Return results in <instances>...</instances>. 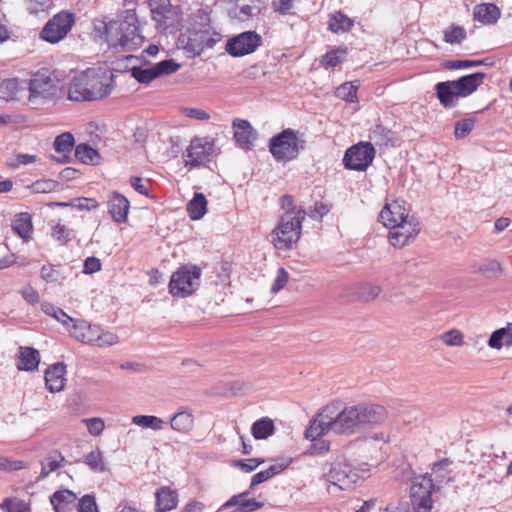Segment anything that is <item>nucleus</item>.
Returning a JSON list of instances; mask_svg holds the SVG:
<instances>
[{
  "mask_svg": "<svg viewBox=\"0 0 512 512\" xmlns=\"http://www.w3.org/2000/svg\"><path fill=\"white\" fill-rule=\"evenodd\" d=\"M475 272L486 278H497L503 273L501 264L495 259H483L473 265Z\"/></svg>",
  "mask_w": 512,
  "mask_h": 512,
  "instance_id": "29",
  "label": "nucleus"
},
{
  "mask_svg": "<svg viewBox=\"0 0 512 512\" xmlns=\"http://www.w3.org/2000/svg\"><path fill=\"white\" fill-rule=\"evenodd\" d=\"M466 38V31L461 26H451L444 31V40L450 44H459Z\"/></svg>",
  "mask_w": 512,
  "mask_h": 512,
  "instance_id": "45",
  "label": "nucleus"
},
{
  "mask_svg": "<svg viewBox=\"0 0 512 512\" xmlns=\"http://www.w3.org/2000/svg\"><path fill=\"white\" fill-rule=\"evenodd\" d=\"M353 21L341 12L336 13L329 21V28L333 32H346L351 29Z\"/></svg>",
  "mask_w": 512,
  "mask_h": 512,
  "instance_id": "39",
  "label": "nucleus"
},
{
  "mask_svg": "<svg viewBox=\"0 0 512 512\" xmlns=\"http://www.w3.org/2000/svg\"><path fill=\"white\" fill-rule=\"evenodd\" d=\"M180 68V65L173 59L163 60L157 64H154V70L157 73V77L163 75H169L176 72Z\"/></svg>",
  "mask_w": 512,
  "mask_h": 512,
  "instance_id": "49",
  "label": "nucleus"
},
{
  "mask_svg": "<svg viewBox=\"0 0 512 512\" xmlns=\"http://www.w3.org/2000/svg\"><path fill=\"white\" fill-rule=\"evenodd\" d=\"M60 272L54 265H44L41 268V278L47 283H55L60 279Z\"/></svg>",
  "mask_w": 512,
  "mask_h": 512,
  "instance_id": "57",
  "label": "nucleus"
},
{
  "mask_svg": "<svg viewBox=\"0 0 512 512\" xmlns=\"http://www.w3.org/2000/svg\"><path fill=\"white\" fill-rule=\"evenodd\" d=\"M208 30H198L189 35L179 37V45L188 53L189 57L199 56L206 48H212L216 41Z\"/></svg>",
  "mask_w": 512,
  "mask_h": 512,
  "instance_id": "14",
  "label": "nucleus"
},
{
  "mask_svg": "<svg viewBox=\"0 0 512 512\" xmlns=\"http://www.w3.org/2000/svg\"><path fill=\"white\" fill-rule=\"evenodd\" d=\"M106 39L115 50H133L143 42L139 33L138 19L135 13L127 11L122 19L112 20L106 24Z\"/></svg>",
  "mask_w": 512,
  "mask_h": 512,
  "instance_id": "3",
  "label": "nucleus"
},
{
  "mask_svg": "<svg viewBox=\"0 0 512 512\" xmlns=\"http://www.w3.org/2000/svg\"><path fill=\"white\" fill-rule=\"evenodd\" d=\"M77 512H98L95 498L91 495L83 496L77 504Z\"/></svg>",
  "mask_w": 512,
  "mask_h": 512,
  "instance_id": "56",
  "label": "nucleus"
},
{
  "mask_svg": "<svg viewBox=\"0 0 512 512\" xmlns=\"http://www.w3.org/2000/svg\"><path fill=\"white\" fill-rule=\"evenodd\" d=\"M74 22L75 18L72 13L61 11L45 24L40 32V37L46 42L58 43L70 32Z\"/></svg>",
  "mask_w": 512,
  "mask_h": 512,
  "instance_id": "10",
  "label": "nucleus"
},
{
  "mask_svg": "<svg viewBox=\"0 0 512 512\" xmlns=\"http://www.w3.org/2000/svg\"><path fill=\"white\" fill-rule=\"evenodd\" d=\"M262 463H264V459L250 458L234 461L233 466L245 473H249L254 471Z\"/></svg>",
  "mask_w": 512,
  "mask_h": 512,
  "instance_id": "52",
  "label": "nucleus"
},
{
  "mask_svg": "<svg viewBox=\"0 0 512 512\" xmlns=\"http://www.w3.org/2000/svg\"><path fill=\"white\" fill-rule=\"evenodd\" d=\"M419 231V223L413 216H409L399 224L390 227L388 239L394 247H403L413 240Z\"/></svg>",
  "mask_w": 512,
  "mask_h": 512,
  "instance_id": "15",
  "label": "nucleus"
},
{
  "mask_svg": "<svg viewBox=\"0 0 512 512\" xmlns=\"http://www.w3.org/2000/svg\"><path fill=\"white\" fill-rule=\"evenodd\" d=\"M262 502H257L255 499L242 498L240 505L233 512H252L263 507Z\"/></svg>",
  "mask_w": 512,
  "mask_h": 512,
  "instance_id": "59",
  "label": "nucleus"
},
{
  "mask_svg": "<svg viewBox=\"0 0 512 512\" xmlns=\"http://www.w3.org/2000/svg\"><path fill=\"white\" fill-rule=\"evenodd\" d=\"M151 12L153 19L161 22L169 12L170 1L169 0H150Z\"/></svg>",
  "mask_w": 512,
  "mask_h": 512,
  "instance_id": "42",
  "label": "nucleus"
},
{
  "mask_svg": "<svg viewBox=\"0 0 512 512\" xmlns=\"http://www.w3.org/2000/svg\"><path fill=\"white\" fill-rule=\"evenodd\" d=\"M475 121L471 118L463 119L455 124V137L458 139L466 137L474 128Z\"/></svg>",
  "mask_w": 512,
  "mask_h": 512,
  "instance_id": "51",
  "label": "nucleus"
},
{
  "mask_svg": "<svg viewBox=\"0 0 512 512\" xmlns=\"http://www.w3.org/2000/svg\"><path fill=\"white\" fill-rule=\"evenodd\" d=\"M234 139L236 143L243 149H251L257 133L247 120L237 119L233 122Z\"/></svg>",
  "mask_w": 512,
  "mask_h": 512,
  "instance_id": "17",
  "label": "nucleus"
},
{
  "mask_svg": "<svg viewBox=\"0 0 512 512\" xmlns=\"http://www.w3.org/2000/svg\"><path fill=\"white\" fill-rule=\"evenodd\" d=\"M74 137L70 132H64L57 136L54 140V149L56 152L61 154L59 157L52 158L57 161L58 163H67L70 160V152L72 151V148L74 146Z\"/></svg>",
  "mask_w": 512,
  "mask_h": 512,
  "instance_id": "22",
  "label": "nucleus"
},
{
  "mask_svg": "<svg viewBox=\"0 0 512 512\" xmlns=\"http://www.w3.org/2000/svg\"><path fill=\"white\" fill-rule=\"evenodd\" d=\"M260 12L259 6L252 4L239 5L235 10V17L240 21H247L250 18L258 15Z\"/></svg>",
  "mask_w": 512,
  "mask_h": 512,
  "instance_id": "43",
  "label": "nucleus"
},
{
  "mask_svg": "<svg viewBox=\"0 0 512 512\" xmlns=\"http://www.w3.org/2000/svg\"><path fill=\"white\" fill-rule=\"evenodd\" d=\"M170 427L180 433H188L194 427V416L192 412L181 407L171 418Z\"/></svg>",
  "mask_w": 512,
  "mask_h": 512,
  "instance_id": "23",
  "label": "nucleus"
},
{
  "mask_svg": "<svg viewBox=\"0 0 512 512\" xmlns=\"http://www.w3.org/2000/svg\"><path fill=\"white\" fill-rule=\"evenodd\" d=\"M187 212L192 220H199L206 214L207 200L203 193H195L187 204Z\"/></svg>",
  "mask_w": 512,
  "mask_h": 512,
  "instance_id": "31",
  "label": "nucleus"
},
{
  "mask_svg": "<svg viewBox=\"0 0 512 512\" xmlns=\"http://www.w3.org/2000/svg\"><path fill=\"white\" fill-rule=\"evenodd\" d=\"M262 44L261 36L255 31H246L229 39L226 51L233 57H241L253 53Z\"/></svg>",
  "mask_w": 512,
  "mask_h": 512,
  "instance_id": "13",
  "label": "nucleus"
},
{
  "mask_svg": "<svg viewBox=\"0 0 512 512\" xmlns=\"http://www.w3.org/2000/svg\"><path fill=\"white\" fill-rule=\"evenodd\" d=\"M113 87L111 73L88 69L73 77L68 87V99L75 102L101 100L111 93Z\"/></svg>",
  "mask_w": 512,
  "mask_h": 512,
  "instance_id": "2",
  "label": "nucleus"
},
{
  "mask_svg": "<svg viewBox=\"0 0 512 512\" xmlns=\"http://www.w3.org/2000/svg\"><path fill=\"white\" fill-rule=\"evenodd\" d=\"M488 61L489 59L487 58L482 60H451L445 62L444 67L447 69H462L480 65H488Z\"/></svg>",
  "mask_w": 512,
  "mask_h": 512,
  "instance_id": "47",
  "label": "nucleus"
},
{
  "mask_svg": "<svg viewBox=\"0 0 512 512\" xmlns=\"http://www.w3.org/2000/svg\"><path fill=\"white\" fill-rule=\"evenodd\" d=\"M200 277V268L189 265L182 266L172 274L169 291L173 296H190L198 289Z\"/></svg>",
  "mask_w": 512,
  "mask_h": 512,
  "instance_id": "8",
  "label": "nucleus"
},
{
  "mask_svg": "<svg viewBox=\"0 0 512 512\" xmlns=\"http://www.w3.org/2000/svg\"><path fill=\"white\" fill-rule=\"evenodd\" d=\"M370 139L378 146H394L395 144L394 133L382 125H376L371 131Z\"/></svg>",
  "mask_w": 512,
  "mask_h": 512,
  "instance_id": "34",
  "label": "nucleus"
},
{
  "mask_svg": "<svg viewBox=\"0 0 512 512\" xmlns=\"http://www.w3.org/2000/svg\"><path fill=\"white\" fill-rule=\"evenodd\" d=\"M355 289L356 298L364 302L376 299L381 292L380 286L371 282L360 283L355 287Z\"/></svg>",
  "mask_w": 512,
  "mask_h": 512,
  "instance_id": "33",
  "label": "nucleus"
},
{
  "mask_svg": "<svg viewBox=\"0 0 512 512\" xmlns=\"http://www.w3.org/2000/svg\"><path fill=\"white\" fill-rule=\"evenodd\" d=\"M274 423L268 418L264 417L253 423L251 433L256 439H267L274 433Z\"/></svg>",
  "mask_w": 512,
  "mask_h": 512,
  "instance_id": "35",
  "label": "nucleus"
},
{
  "mask_svg": "<svg viewBox=\"0 0 512 512\" xmlns=\"http://www.w3.org/2000/svg\"><path fill=\"white\" fill-rule=\"evenodd\" d=\"M302 149L304 141L299 138V132L290 128L273 136L269 143V150L277 161L293 160Z\"/></svg>",
  "mask_w": 512,
  "mask_h": 512,
  "instance_id": "7",
  "label": "nucleus"
},
{
  "mask_svg": "<svg viewBox=\"0 0 512 512\" xmlns=\"http://www.w3.org/2000/svg\"><path fill=\"white\" fill-rule=\"evenodd\" d=\"M41 309L48 316L57 317V314H61V316L67 318L70 321H73V318L68 316L62 309H60L59 307H56L52 303H49V302L42 303Z\"/></svg>",
  "mask_w": 512,
  "mask_h": 512,
  "instance_id": "60",
  "label": "nucleus"
},
{
  "mask_svg": "<svg viewBox=\"0 0 512 512\" xmlns=\"http://www.w3.org/2000/svg\"><path fill=\"white\" fill-rule=\"evenodd\" d=\"M86 423L87 429L91 435H100L105 427L104 421L100 418H89L83 420Z\"/></svg>",
  "mask_w": 512,
  "mask_h": 512,
  "instance_id": "58",
  "label": "nucleus"
},
{
  "mask_svg": "<svg viewBox=\"0 0 512 512\" xmlns=\"http://www.w3.org/2000/svg\"><path fill=\"white\" fill-rule=\"evenodd\" d=\"M433 480L430 475H420L414 478L410 489V498L416 512H430L433 507Z\"/></svg>",
  "mask_w": 512,
  "mask_h": 512,
  "instance_id": "9",
  "label": "nucleus"
},
{
  "mask_svg": "<svg viewBox=\"0 0 512 512\" xmlns=\"http://www.w3.org/2000/svg\"><path fill=\"white\" fill-rule=\"evenodd\" d=\"M288 279V272L283 267L279 268L277 271V276L271 286V293L276 294L282 290L286 286Z\"/></svg>",
  "mask_w": 512,
  "mask_h": 512,
  "instance_id": "55",
  "label": "nucleus"
},
{
  "mask_svg": "<svg viewBox=\"0 0 512 512\" xmlns=\"http://www.w3.org/2000/svg\"><path fill=\"white\" fill-rule=\"evenodd\" d=\"M85 463L95 472H103L106 469L100 450L90 452L85 458Z\"/></svg>",
  "mask_w": 512,
  "mask_h": 512,
  "instance_id": "46",
  "label": "nucleus"
},
{
  "mask_svg": "<svg viewBox=\"0 0 512 512\" xmlns=\"http://www.w3.org/2000/svg\"><path fill=\"white\" fill-rule=\"evenodd\" d=\"M21 294L25 301L29 304H36L39 301L38 292L31 286H27L22 289Z\"/></svg>",
  "mask_w": 512,
  "mask_h": 512,
  "instance_id": "63",
  "label": "nucleus"
},
{
  "mask_svg": "<svg viewBox=\"0 0 512 512\" xmlns=\"http://www.w3.org/2000/svg\"><path fill=\"white\" fill-rule=\"evenodd\" d=\"M31 216L28 213H20L12 222V230L23 239H29L32 233Z\"/></svg>",
  "mask_w": 512,
  "mask_h": 512,
  "instance_id": "32",
  "label": "nucleus"
},
{
  "mask_svg": "<svg viewBox=\"0 0 512 512\" xmlns=\"http://www.w3.org/2000/svg\"><path fill=\"white\" fill-rule=\"evenodd\" d=\"M58 183L51 179H43L37 180L32 185L31 188L35 193H50L56 190Z\"/></svg>",
  "mask_w": 512,
  "mask_h": 512,
  "instance_id": "53",
  "label": "nucleus"
},
{
  "mask_svg": "<svg viewBox=\"0 0 512 512\" xmlns=\"http://www.w3.org/2000/svg\"><path fill=\"white\" fill-rule=\"evenodd\" d=\"M75 157L84 164H94L95 160L99 158V154L88 144L82 143L76 146Z\"/></svg>",
  "mask_w": 512,
  "mask_h": 512,
  "instance_id": "38",
  "label": "nucleus"
},
{
  "mask_svg": "<svg viewBox=\"0 0 512 512\" xmlns=\"http://www.w3.org/2000/svg\"><path fill=\"white\" fill-rule=\"evenodd\" d=\"M40 363L38 350L32 347H20L17 368L23 371H35Z\"/></svg>",
  "mask_w": 512,
  "mask_h": 512,
  "instance_id": "24",
  "label": "nucleus"
},
{
  "mask_svg": "<svg viewBox=\"0 0 512 512\" xmlns=\"http://www.w3.org/2000/svg\"><path fill=\"white\" fill-rule=\"evenodd\" d=\"M0 508L5 512H27L28 509L24 501L10 498L5 499Z\"/></svg>",
  "mask_w": 512,
  "mask_h": 512,
  "instance_id": "50",
  "label": "nucleus"
},
{
  "mask_svg": "<svg viewBox=\"0 0 512 512\" xmlns=\"http://www.w3.org/2000/svg\"><path fill=\"white\" fill-rule=\"evenodd\" d=\"M484 79V73L476 72L463 76L458 80H452V83L454 84V89L457 91L458 96L467 97L477 90Z\"/></svg>",
  "mask_w": 512,
  "mask_h": 512,
  "instance_id": "19",
  "label": "nucleus"
},
{
  "mask_svg": "<svg viewBox=\"0 0 512 512\" xmlns=\"http://www.w3.org/2000/svg\"><path fill=\"white\" fill-rule=\"evenodd\" d=\"M505 332H504V329H498L496 331H494L489 340H488V345L489 347L491 348H494V349H500L504 344V338H505Z\"/></svg>",
  "mask_w": 512,
  "mask_h": 512,
  "instance_id": "61",
  "label": "nucleus"
},
{
  "mask_svg": "<svg viewBox=\"0 0 512 512\" xmlns=\"http://www.w3.org/2000/svg\"><path fill=\"white\" fill-rule=\"evenodd\" d=\"M77 496L74 492L63 489L56 491L50 497V502L55 512H67L75 505Z\"/></svg>",
  "mask_w": 512,
  "mask_h": 512,
  "instance_id": "25",
  "label": "nucleus"
},
{
  "mask_svg": "<svg viewBox=\"0 0 512 512\" xmlns=\"http://www.w3.org/2000/svg\"><path fill=\"white\" fill-rule=\"evenodd\" d=\"M66 463L64 456L61 455L58 451H53L49 453L42 461H41V472L38 478H45L49 476L52 472L57 471L61 467H63Z\"/></svg>",
  "mask_w": 512,
  "mask_h": 512,
  "instance_id": "28",
  "label": "nucleus"
},
{
  "mask_svg": "<svg viewBox=\"0 0 512 512\" xmlns=\"http://www.w3.org/2000/svg\"><path fill=\"white\" fill-rule=\"evenodd\" d=\"M357 88L358 85H355L351 82H346L336 89V95L345 101L353 102L356 98Z\"/></svg>",
  "mask_w": 512,
  "mask_h": 512,
  "instance_id": "48",
  "label": "nucleus"
},
{
  "mask_svg": "<svg viewBox=\"0 0 512 512\" xmlns=\"http://www.w3.org/2000/svg\"><path fill=\"white\" fill-rule=\"evenodd\" d=\"M290 464V461H281L275 464H272L267 469L260 471L253 475L250 487L254 488L255 486L269 480L273 476L284 471Z\"/></svg>",
  "mask_w": 512,
  "mask_h": 512,
  "instance_id": "30",
  "label": "nucleus"
},
{
  "mask_svg": "<svg viewBox=\"0 0 512 512\" xmlns=\"http://www.w3.org/2000/svg\"><path fill=\"white\" fill-rule=\"evenodd\" d=\"M107 206L108 212L115 222H126L130 208V203L125 196H123L120 193L113 192L108 197Z\"/></svg>",
  "mask_w": 512,
  "mask_h": 512,
  "instance_id": "18",
  "label": "nucleus"
},
{
  "mask_svg": "<svg viewBox=\"0 0 512 512\" xmlns=\"http://www.w3.org/2000/svg\"><path fill=\"white\" fill-rule=\"evenodd\" d=\"M438 339L447 346L459 347L464 343V335L458 329H451L439 335Z\"/></svg>",
  "mask_w": 512,
  "mask_h": 512,
  "instance_id": "40",
  "label": "nucleus"
},
{
  "mask_svg": "<svg viewBox=\"0 0 512 512\" xmlns=\"http://www.w3.org/2000/svg\"><path fill=\"white\" fill-rule=\"evenodd\" d=\"M387 418L385 408L377 404L347 405L335 400L324 406L311 420L305 437L311 441L332 431L338 435H354L381 424Z\"/></svg>",
  "mask_w": 512,
  "mask_h": 512,
  "instance_id": "1",
  "label": "nucleus"
},
{
  "mask_svg": "<svg viewBox=\"0 0 512 512\" xmlns=\"http://www.w3.org/2000/svg\"><path fill=\"white\" fill-rule=\"evenodd\" d=\"M132 75L140 83H149L158 78L154 65L147 68L135 67L132 69Z\"/></svg>",
  "mask_w": 512,
  "mask_h": 512,
  "instance_id": "44",
  "label": "nucleus"
},
{
  "mask_svg": "<svg viewBox=\"0 0 512 512\" xmlns=\"http://www.w3.org/2000/svg\"><path fill=\"white\" fill-rule=\"evenodd\" d=\"M436 95L440 103L445 108L455 106V100L459 97L457 91L454 89L452 81L439 82L435 86Z\"/></svg>",
  "mask_w": 512,
  "mask_h": 512,
  "instance_id": "27",
  "label": "nucleus"
},
{
  "mask_svg": "<svg viewBox=\"0 0 512 512\" xmlns=\"http://www.w3.org/2000/svg\"><path fill=\"white\" fill-rule=\"evenodd\" d=\"M305 216L306 212L303 209H292L281 216L270 235L271 243L276 249H291L292 245L298 242Z\"/></svg>",
  "mask_w": 512,
  "mask_h": 512,
  "instance_id": "4",
  "label": "nucleus"
},
{
  "mask_svg": "<svg viewBox=\"0 0 512 512\" xmlns=\"http://www.w3.org/2000/svg\"><path fill=\"white\" fill-rule=\"evenodd\" d=\"M101 269V262L96 257H88L84 261L83 272L85 274H93Z\"/></svg>",
  "mask_w": 512,
  "mask_h": 512,
  "instance_id": "62",
  "label": "nucleus"
},
{
  "mask_svg": "<svg viewBox=\"0 0 512 512\" xmlns=\"http://www.w3.org/2000/svg\"><path fill=\"white\" fill-rule=\"evenodd\" d=\"M473 16L478 22L493 24L500 17V10L495 4L483 3L475 6Z\"/></svg>",
  "mask_w": 512,
  "mask_h": 512,
  "instance_id": "26",
  "label": "nucleus"
},
{
  "mask_svg": "<svg viewBox=\"0 0 512 512\" xmlns=\"http://www.w3.org/2000/svg\"><path fill=\"white\" fill-rule=\"evenodd\" d=\"M156 512H167L178 505V493L169 487H161L155 493Z\"/></svg>",
  "mask_w": 512,
  "mask_h": 512,
  "instance_id": "21",
  "label": "nucleus"
},
{
  "mask_svg": "<svg viewBox=\"0 0 512 512\" xmlns=\"http://www.w3.org/2000/svg\"><path fill=\"white\" fill-rule=\"evenodd\" d=\"M366 474V469L354 467L345 458H339L330 464L325 477L334 487L340 490H348L360 479H363Z\"/></svg>",
  "mask_w": 512,
  "mask_h": 512,
  "instance_id": "6",
  "label": "nucleus"
},
{
  "mask_svg": "<svg viewBox=\"0 0 512 512\" xmlns=\"http://www.w3.org/2000/svg\"><path fill=\"white\" fill-rule=\"evenodd\" d=\"M81 341L89 344H96L99 347L112 346L118 343V336L111 332H104L97 335V337H91L89 335L82 334Z\"/></svg>",
  "mask_w": 512,
  "mask_h": 512,
  "instance_id": "36",
  "label": "nucleus"
},
{
  "mask_svg": "<svg viewBox=\"0 0 512 512\" xmlns=\"http://www.w3.org/2000/svg\"><path fill=\"white\" fill-rule=\"evenodd\" d=\"M375 153L370 142H360L347 149L343 162L347 169L365 171L372 164Z\"/></svg>",
  "mask_w": 512,
  "mask_h": 512,
  "instance_id": "11",
  "label": "nucleus"
},
{
  "mask_svg": "<svg viewBox=\"0 0 512 512\" xmlns=\"http://www.w3.org/2000/svg\"><path fill=\"white\" fill-rule=\"evenodd\" d=\"M28 91L29 105L38 108L57 97L59 93L58 80L47 69L38 71L29 80Z\"/></svg>",
  "mask_w": 512,
  "mask_h": 512,
  "instance_id": "5",
  "label": "nucleus"
},
{
  "mask_svg": "<svg viewBox=\"0 0 512 512\" xmlns=\"http://www.w3.org/2000/svg\"><path fill=\"white\" fill-rule=\"evenodd\" d=\"M408 217L409 213L404 202L393 201L387 203L380 212V220L388 228L399 224Z\"/></svg>",
  "mask_w": 512,
  "mask_h": 512,
  "instance_id": "16",
  "label": "nucleus"
},
{
  "mask_svg": "<svg viewBox=\"0 0 512 512\" xmlns=\"http://www.w3.org/2000/svg\"><path fill=\"white\" fill-rule=\"evenodd\" d=\"M347 54V49L338 47L335 50L327 52L321 60V63L325 66L335 67L339 63L343 62Z\"/></svg>",
  "mask_w": 512,
  "mask_h": 512,
  "instance_id": "41",
  "label": "nucleus"
},
{
  "mask_svg": "<svg viewBox=\"0 0 512 512\" xmlns=\"http://www.w3.org/2000/svg\"><path fill=\"white\" fill-rule=\"evenodd\" d=\"M71 230L62 224H56L53 227L52 236L55 240L60 242L62 245L67 244L71 240Z\"/></svg>",
  "mask_w": 512,
  "mask_h": 512,
  "instance_id": "54",
  "label": "nucleus"
},
{
  "mask_svg": "<svg viewBox=\"0 0 512 512\" xmlns=\"http://www.w3.org/2000/svg\"><path fill=\"white\" fill-rule=\"evenodd\" d=\"M181 512H205V505L197 500H193L185 504Z\"/></svg>",
  "mask_w": 512,
  "mask_h": 512,
  "instance_id": "64",
  "label": "nucleus"
},
{
  "mask_svg": "<svg viewBox=\"0 0 512 512\" xmlns=\"http://www.w3.org/2000/svg\"><path fill=\"white\" fill-rule=\"evenodd\" d=\"M215 155L214 141L209 138H194L184 154L185 165L198 166L208 162Z\"/></svg>",
  "mask_w": 512,
  "mask_h": 512,
  "instance_id": "12",
  "label": "nucleus"
},
{
  "mask_svg": "<svg viewBox=\"0 0 512 512\" xmlns=\"http://www.w3.org/2000/svg\"><path fill=\"white\" fill-rule=\"evenodd\" d=\"M66 366L63 363H56L45 371V384L47 389L52 392L63 390L66 382Z\"/></svg>",
  "mask_w": 512,
  "mask_h": 512,
  "instance_id": "20",
  "label": "nucleus"
},
{
  "mask_svg": "<svg viewBox=\"0 0 512 512\" xmlns=\"http://www.w3.org/2000/svg\"><path fill=\"white\" fill-rule=\"evenodd\" d=\"M132 423L143 427L150 428L152 430L158 431L163 429L164 421L153 415H136L132 418Z\"/></svg>",
  "mask_w": 512,
  "mask_h": 512,
  "instance_id": "37",
  "label": "nucleus"
}]
</instances>
